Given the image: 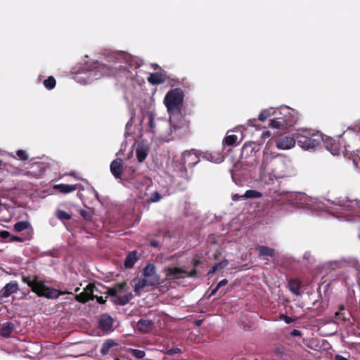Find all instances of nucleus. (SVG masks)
<instances>
[{
    "mask_svg": "<svg viewBox=\"0 0 360 360\" xmlns=\"http://www.w3.org/2000/svg\"><path fill=\"white\" fill-rule=\"evenodd\" d=\"M149 245L155 248H160V245L158 241L152 240L149 242Z\"/></svg>",
    "mask_w": 360,
    "mask_h": 360,
    "instance_id": "obj_54",
    "label": "nucleus"
},
{
    "mask_svg": "<svg viewBox=\"0 0 360 360\" xmlns=\"http://www.w3.org/2000/svg\"><path fill=\"white\" fill-rule=\"evenodd\" d=\"M273 116H276L278 118H288L289 120H290L292 117L290 112V109L288 108L273 111Z\"/></svg>",
    "mask_w": 360,
    "mask_h": 360,
    "instance_id": "obj_28",
    "label": "nucleus"
},
{
    "mask_svg": "<svg viewBox=\"0 0 360 360\" xmlns=\"http://www.w3.org/2000/svg\"><path fill=\"white\" fill-rule=\"evenodd\" d=\"M238 136L236 135H226L223 140V145L227 146H232L236 144Z\"/></svg>",
    "mask_w": 360,
    "mask_h": 360,
    "instance_id": "obj_31",
    "label": "nucleus"
},
{
    "mask_svg": "<svg viewBox=\"0 0 360 360\" xmlns=\"http://www.w3.org/2000/svg\"><path fill=\"white\" fill-rule=\"evenodd\" d=\"M112 287L116 290L117 293L122 292L126 290L125 288L127 287V283L125 281L117 283H115Z\"/></svg>",
    "mask_w": 360,
    "mask_h": 360,
    "instance_id": "obj_42",
    "label": "nucleus"
},
{
    "mask_svg": "<svg viewBox=\"0 0 360 360\" xmlns=\"http://www.w3.org/2000/svg\"><path fill=\"white\" fill-rule=\"evenodd\" d=\"M276 146L278 149L288 150L292 148L296 143L295 139L290 136H281L278 137L276 141Z\"/></svg>",
    "mask_w": 360,
    "mask_h": 360,
    "instance_id": "obj_13",
    "label": "nucleus"
},
{
    "mask_svg": "<svg viewBox=\"0 0 360 360\" xmlns=\"http://www.w3.org/2000/svg\"><path fill=\"white\" fill-rule=\"evenodd\" d=\"M322 144L326 147V148L329 150L333 155H338L340 153V146L339 143L335 141V140L331 137L323 138V141Z\"/></svg>",
    "mask_w": 360,
    "mask_h": 360,
    "instance_id": "obj_17",
    "label": "nucleus"
},
{
    "mask_svg": "<svg viewBox=\"0 0 360 360\" xmlns=\"http://www.w3.org/2000/svg\"><path fill=\"white\" fill-rule=\"evenodd\" d=\"M262 196V193L256 190H248L243 195V197H245V199L248 198H259Z\"/></svg>",
    "mask_w": 360,
    "mask_h": 360,
    "instance_id": "obj_35",
    "label": "nucleus"
},
{
    "mask_svg": "<svg viewBox=\"0 0 360 360\" xmlns=\"http://www.w3.org/2000/svg\"><path fill=\"white\" fill-rule=\"evenodd\" d=\"M297 144L305 150H315L321 147L323 136L319 132H312L311 129H300L297 134Z\"/></svg>",
    "mask_w": 360,
    "mask_h": 360,
    "instance_id": "obj_3",
    "label": "nucleus"
},
{
    "mask_svg": "<svg viewBox=\"0 0 360 360\" xmlns=\"http://www.w3.org/2000/svg\"><path fill=\"white\" fill-rule=\"evenodd\" d=\"M153 322L149 319H141L136 324L138 330L142 333H148L152 329Z\"/></svg>",
    "mask_w": 360,
    "mask_h": 360,
    "instance_id": "obj_18",
    "label": "nucleus"
},
{
    "mask_svg": "<svg viewBox=\"0 0 360 360\" xmlns=\"http://www.w3.org/2000/svg\"><path fill=\"white\" fill-rule=\"evenodd\" d=\"M148 127L151 132L154 131L155 129V115L153 112H148Z\"/></svg>",
    "mask_w": 360,
    "mask_h": 360,
    "instance_id": "obj_41",
    "label": "nucleus"
},
{
    "mask_svg": "<svg viewBox=\"0 0 360 360\" xmlns=\"http://www.w3.org/2000/svg\"><path fill=\"white\" fill-rule=\"evenodd\" d=\"M14 330V324L11 322H6L0 328V335L4 338H8Z\"/></svg>",
    "mask_w": 360,
    "mask_h": 360,
    "instance_id": "obj_25",
    "label": "nucleus"
},
{
    "mask_svg": "<svg viewBox=\"0 0 360 360\" xmlns=\"http://www.w3.org/2000/svg\"><path fill=\"white\" fill-rule=\"evenodd\" d=\"M23 238H20L19 236H11V238H10V241L11 242H14V241H16V242H23Z\"/></svg>",
    "mask_w": 360,
    "mask_h": 360,
    "instance_id": "obj_53",
    "label": "nucleus"
},
{
    "mask_svg": "<svg viewBox=\"0 0 360 360\" xmlns=\"http://www.w3.org/2000/svg\"><path fill=\"white\" fill-rule=\"evenodd\" d=\"M335 360H349V359L347 358H346V357H344L342 355L336 354L335 356Z\"/></svg>",
    "mask_w": 360,
    "mask_h": 360,
    "instance_id": "obj_60",
    "label": "nucleus"
},
{
    "mask_svg": "<svg viewBox=\"0 0 360 360\" xmlns=\"http://www.w3.org/2000/svg\"><path fill=\"white\" fill-rule=\"evenodd\" d=\"M80 214L86 220L90 221V220L92 219V215L89 212H86L85 210H81L80 211Z\"/></svg>",
    "mask_w": 360,
    "mask_h": 360,
    "instance_id": "obj_47",
    "label": "nucleus"
},
{
    "mask_svg": "<svg viewBox=\"0 0 360 360\" xmlns=\"http://www.w3.org/2000/svg\"><path fill=\"white\" fill-rule=\"evenodd\" d=\"M167 79L166 72L160 68V71L158 72L150 73L148 78V81L153 85H158L165 83Z\"/></svg>",
    "mask_w": 360,
    "mask_h": 360,
    "instance_id": "obj_15",
    "label": "nucleus"
},
{
    "mask_svg": "<svg viewBox=\"0 0 360 360\" xmlns=\"http://www.w3.org/2000/svg\"><path fill=\"white\" fill-rule=\"evenodd\" d=\"M207 158H210L212 161H214L216 162H220L223 160L224 156L220 154H217V157L216 158H214L213 153H210L206 155Z\"/></svg>",
    "mask_w": 360,
    "mask_h": 360,
    "instance_id": "obj_43",
    "label": "nucleus"
},
{
    "mask_svg": "<svg viewBox=\"0 0 360 360\" xmlns=\"http://www.w3.org/2000/svg\"><path fill=\"white\" fill-rule=\"evenodd\" d=\"M256 250L258 251V256L259 257H273L276 255V250L274 248L264 246V245H258L256 248Z\"/></svg>",
    "mask_w": 360,
    "mask_h": 360,
    "instance_id": "obj_19",
    "label": "nucleus"
},
{
    "mask_svg": "<svg viewBox=\"0 0 360 360\" xmlns=\"http://www.w3.org/2000/svg\"><path fill=\"white\" fill-rule=\"evenodd\" d=\"M55 216L60 221H68L72 218L69 213L60 209L56 211Z\"/></svg>",
    "mask_w": 360,
    "mask_h": 360,
    "instance_id": "obj_32",
    "label": "nucleus"
},
{
    "mask_svg": "<svg viewBox=\"0 0 360 360\" xmlns=\"http://www.w3.org/2000/svg\"><path fill=\"white\" fill-rule=\"evenodd\" d=\"M137 260V252L136 250L131 251L127 255L124 265L127 269L132 268Z\"/></svg>",
    "mask_w": 360,
    "mask_h": 360,
    "instance_id": "obj_24",
    "label": "nucleus"
},
{
    "mask_svg": "<svg viewBox=\"0 0 360 360\" xmlns=\"http://www.w3.org/2000/svg\"><path fill=\"white\" fill-rule=\"evenodd\" d=\"M133 295L131 292H128L124 295H117L113 300L112 302L115 304L124 306L127 304L132 299Z\"/></svg>",
    "mask_w": 360,
    "mask_h": 360,
    "instance_id": "obj_23",
    "label": "nucleus"
},
{
    "mask_svg": "<svg viewBox=\"0 0 360 360\" xmlns=\"http://www.w3.org/2000/svg\"><path fill=\"white\" fill-rule=\"evenodd\" d=\"M219 288L217 286H216L211 292L210 293V296H212L214 295L218 290H219Z\"/></svg>",
    "mask_w": 360,
    "mask_h": 360,
    "instance_id": "obj_61",
    "label": "nucleus"
},
{
    "mask_svg": "<svg viewBox=\"0 0 360 360\" xmlns=\"http://www.w3.org/2000/svg\"><path fill=\"white\" fill-rule=\"evenodd\" d=\"M119 69H120V71H121V70H123V71H124V72H127V73H129V70H127V68L126 67H122V66H120Z\"/></svg>",
    "mask_w": 360,
    "mask_h": 360,
    "instance_id": "obj_63",
    "label": "nucleus"
},
{
    "mask_svg": "<svg viewBox=\"0 0 360 360\" xmlns=\"http://www.w3.org/2000/svg\"><path fill=\"white\" fill-rule=\"evenodd\" d=\"M288 162V160L281 154L272 157L265 154L261 167H264V170H267L268 167H271V171L277 179H284L291 176Z\"/></svg>",
    "mask_w": 360,
    "mask_h": 360,
    "instance_id": "obj_1",
    "label": "nucleus"
},
{
    "mask_svg": "<svg viewBox=\"0 0 360 360\" xmlns=\"http://www.w3.org/2000/svg\"><path fill=\"white\" fill-rule=\"evenodd\" d=\"M261 169H262V172L260 175V179L262 182L270 185L274 184V180L278 179L274 175V172L272 171L270 172H266V170H264V167H261Z\"/></svg>",
    "mask_w": 360,
    "mask_h": 360,
    "instance_id": "obj_21",
    "label": "nucleus"
},
{
    "mask_svg": "<svg viewBox=\"0 0 360 360\" xmlns=\"http://www.w3.org/2000/svg\"><path fill=\"white\" fill-rule=\"evenodd\" d=\"M19 290L18 283L16 281H11L0 290V298H7Z\"/></svg>",
    "mask_w": 360,
    "mask_h": 360,
    "instance_id": "obj_14",
    "label": "nucleus"
},
{
    "mask_svg": "<svg viewBox=\"0 0 360 360\" xmlns=\"http://www.w3.org/2000/svg\"><path fill=\"white\" fill-rule=\"evenodd\" d=\"M169 120L171 133L174 136L182 139L190 134V122L181 113L180 115L170 116Z\"/></svg>",
    "mask_w": 360,
    "mask_h": 360,
    "instance_id": "obj_6",
    "label": "nucleus"
},
{
    "mask_svg": "<svg viewBox=\"0 0 360 360\" xmlns=\"http://www.w3.org/2000/svg\"><path fill=\"white\" fill-rule=\"evenodd\" d=\"M94 299H96L97 302L99 303V304H104L105 302V300L103 299V297L101 296H98L96 295H94Z\"/></svg>",
    "mask_w": 360,
    "mask_h": 360,
    "instance_id": "obj_57",
    "label": "nucleus"
},
{
    "mask_svg": "<svg viewBox=\"0 0 360 360\" xmlns=\"http://www.w3.org/2000/svg\"><path fill=\"white\" fill-rule=\"evenodd\" d=\"M113 319L108 315H103L99 321V327L103 330H110L112 328Z\"/></svg>",
    "mask_w": 360,
    "mask_h": 360,
    "instance_id": "obj_20",
    "label": "nucleus"
},
{
    "mask_svg": "<svg viewBox=\"0 0 360 360\" xmlns=\"http://www.w3.org/2000/svg\"><path fill=\"white\" fill-rule=\"evenodd\" d=\"M202 322V320H198V321H196V325L199 326L201 325Z\"/></svg>",
    "mask_w": 360,
    "mask_h": 360,
    "instance_id": "obj_64",
    "label": "nucleus"
},
{
    "mask_svg": "<svg viewBox=\"0 0 360 360\" xmlns=\"http://www.w3.org/2000/svg\"><path fill=\"white\" fill-rule=\"evenodd\" d=\"M274 117L276 120V121H283L284 125L287 127L291 126L292 124V121L288 118H278L276 116H274Z\"/></svg>",
    "mask_w": 360,
    "mask_h": 360,
    "instance_id": "obj_45",
    "label": "nucleus"
},
{
    "mask_svg": "<svg viewBox=\"0 0 360 360\" xmlns=\"http://www.w3.org/2000/svg\"><path fill=\"white\" fill-rule=\"evenodd\" d=\"M34 165L39 169V172H35L34 176H37L41 175L44 172V168L42 167L41 164L36 163Z\"/></svg>",
    "mask_w": 360,
    "mask_h": 360,
    "instance_id": "obj_50",
    "label": "nucleus"
},
{
    "mask_svg": "<svg viewBox=\"0 0 360 360\" xmlns=\"http://www.w3.org/2000/svg\"><path fill=\"white\" fill-rule=\"evenodd\" d=\"M22 281L28 285L31 288L33 292L36 293L39 297H44L48 299H57L61 295L72 294L67 291H59L55 288H50L45 285L44 281L39 280L38 276H23L21 278Z\"/></svg>",
    "mask_w": 360,
    "mask_h": 360,
    "instance_id": "obj_2",
    "label": "nucleus"
},
{
    "mask_svg": "<svg viewBox=\"0 0 360 360\" xmlns=\"http://www.w3.org/2000/svg\"><path fill=\"white\" fill-rule=\"evenodd\" d=\"M94 290H96V286L94 283H89L84 288L83 292L75 295V299L80 303H86L89 300H94Z\"/></svg>",
    "mask_w": 360,
    "mask_h": 360,
    "instance_id": "obj_10",
    "label": "nucleus"
},
{
    "mask_svg": "<svg viewBox=\"0 0 360 360\" xmlns=\"http://www.w3.org/2000/svg\"><path fill=\"white\" fill-rule=\"evenodd\" d=\"M136 168L134 166H126L124 170V174L121 182H129L135 187V184L141 178H147L137 173Z\"/></svg>",
    "mask_w": 360,
    "mask_h": 360,
    "instance_id": "obj_9",
    "label": "nucleus"
},
{
    "mask_svg": "<svg viewBox=\"0 0 360 360\" xmlns=\"http://www.w3.org/2000/svg\"><path fill=\"white\" fill-rule=\"evenodd\" d=\"M136 158L139 162H143L148 155L147 149L143 147H138L136 150Z\"/></svg>",
    "mask_w": 360,
    "mask_h": 360,
    "instance_id": "obj_30",
    "label": "nucleus"
},
{
    "mask_svg": "<svg viewBox=\"0 0 360 360\" xmlns=\"http://www.w3.org/2000/svg\"><path fill=\"white\" fill-rule=\"evenodd\" d=\"M200 160L197 152L194 150H186L182 153L181 162L184 165L193 167Z\"/></svg>",
    "mask_w": 360,
    "mask_h": 360,
    "instance_id": "obj_11",
    "label": "nucleus"
},
{
    "mask_svg": "<svg viewBox=\"0 0 360 360\" xmlns=\"http://www.w3.org/2000/svg\"><path fill=\"white\" fill-rule=\"evenodd\" d=\"M30 224L27 221H20L15 224L14 229L15 231L20 232L30 227Z\"/></svg>",
    "mask_w": 360,
    "mask_h": 360,
    "instance_id": "obj_37",
    "label": "nucleus"
},
{
    "mask_svg": "<svg viewBox=\"0 0 360 360\" xmlns=\"http://www.w3.org/2000/svg\"><path fill=\"white\" fill-rule=\"evenodd\" d=\"M202 262L200 259H193L192 262V264L195 269L198 265L201 264Z\"/></svg>",
    "mask_w": 360,
    "mask_h": 360,
    "instance_id": "obj_59",
    "label": "nucleus"
},
{
    "mask_svg": "<svg viewBox=\"0 0 360 360\" xmlns=\"http://www.w3.org/2000/svg\"><path fill=\"white\" fill-rule=\"evenodd\" d=\"M115 346H117V344L112 340L108 339L103 343L100 352L103 355H106L109 353L110 349Z\"/></svg>",
    "mask_w": 360,
    "mask_h": 360,
    "instance_id": "obj_27",
    "label": "nucleus"
},
{
    "mask_svg": "<svg viewBox=\"0 0 360 360\" xmlns=\"http://www.w3.org/2000/svg\"><path fill=\"white\" fill-rule=\"evenodd\" d=\"M131 354L138 359H141L145 356V352L136 349H131Z\"/></svg>",
    "mask_w": 360,
    "mask_h": 360,
    "instance_id": "obj_40",
    "label": "nucleus"
},
{
    "mask_svg": "<svg viewBox=\"0 0 360 360\" xmlns=\"http://www.w3.org/2000/svg\"><path fill=\"white\" fill-rule=\"evenodd\" d=\"M350 316H351V314L349 311H337L335 314V319L337 321H340L342 322H346L347 321H349Z\"/></svg>",
    "mask_w": 360,
    "mask_h": 360,
    "instance_id": "obj_29",
    "label": "nucleus"
},
{
    "mask_svg": "<svg viewBox=\"0 0 360 360\" xmlns=\"http://www.w3.org/2000/svg\"><path fill=\"white\" fill-rule=\"evenodd\" d=\"M338 311H346L345 310V307L343 304H340L339 307H338Z\"/></svg>",
    "mask_w": 360,
    "mask_h": 360,
    "instance_id": "obj_62",
    "label": "nucleus"
},
{
    "mask_svg": "<svg viewBox=\"0 0 360 360\" xmlns=\"http://www.w3.org/2000/svg\"><path fill=\"white\" fill-rule=\"evenodd\" d=\"M289 290L295 295H300L301 283L298 279H290L288 281Z\"/></svg>",
    "mask_w": 360,
    "mask_h": 360,
    "instance_id": "obj_26",
    "label": "nucleus"
},
{
    "mask_svg": "<svg viewBox=\"0 0 360 360\" xmlns=\"http://www.w3.org/2000/svg\"><path fill=\"white\" fill-rule=\"evenodd\" d=\"M122 160L120 158L114 160L110 165V169L112 174L116 179H119L121 182L124 174V168H123Z\"/></svg>",
    "mask_w": 360,
    "mask_h": 360,
    "instance_id": "obj_12",
    "label": "nucleus"
},
{
    "mask_svg": "<svg viewBox=\"0 0 360 360\" xmlns=\"http://www.w3.org/2000/svg\"><path fill=\"white\" fill-rule=\"evenodd\" d=\"M269 126L272 129H285L288 128L284 125L283 121H276V120L274 117L272 119L270 120V123Z\"/></svg>",
    "mask_w": 360,
    "mask_h": 360,
    "instance_id": "obj_36",
    "label": "nucleus"
},
{
    "mask_svg": "<svg viewBox=\"0 0 360 360\" xmlns=\"http://www.w3.org/2000/svg\"><path fill=\"white\" fill-rule=\"evenodd\" d=\"M184 276L185 277H195L197 276V270L195 268H193V269L191 271H187V273H184Z\"/></svg>",
    "mask_w": 360,
    "mask_h": 360,
    "instance_id": "obj_52",
    "label": "nucleus"
},
{
    "mask_svg": "<svg viewBox=\"0 0 360 360\" xmlns=\"http://www.w3.org/2000/svg\"><path fill=\"white\" fill-rule=\"evenodd\" d=\"M77 188H78L77 184L69 185V184H60L55 185L53 186V188L55 190H58V191H60V193H69L73 192V191H76L77 189Z\"/></svg>",
    "mask_w": 360,
    "mask_h": 360,
    "instance_id": "obj_22",
    "label": "nucleus"
},
{
    "mask_svg": "<svg viewBox=\"0 0 360 360\" xmlns=\"http://www.w3.org/2000/svg\"><path fill=\"white\" fill-rule=\"evenodd\" d=\"M153 186V181L151 179L141 178L139 181L135 184V188L138 191L137 198L146 201V199L148 198V191Z\"/></svg>",
    "mask_w": 360,
    "mask_h": 360,
    "instance_id": "obj_8",
    "label": "nucleus"
},
{
    "mask_svg": "<svg viewBox=\"0 0 360 360\" xmlns=\"http://www.w3.org/2000/svg\"><path fill=\"white\" fill-rule=\"evenodd\" d=\"M290 335L293 337H297V336H301L302 335V332L297 329H293L291 332H290Z\"/></svg>",
    "mask_w": 360,
    "mask_h": 360,
    "instance_id": "obj_55",
    "label": "nucleus"
},
{
    "mask_svg": "<svg viewBox=\"0 0 360 360\" xmlns=\"http://www.w3.org/2000/svg\"><path fill=\"white\" fill-rule=\"evenodd\" d=\"M16 155L18 157V158L21 160H27L28 159V155L25 150H18L16 152Z\"/></svg>",
    "mask_w": 360,
    "mask_h": 360,
    "instance_id": "obj_44",
    "label": "nucleus"
},
{
    "mask_svg": "<svg viewBox=\"0 0 360 360\" xmlns=\"http://www.w3.org/2000/svg\"><path fill=\"white\" fill-rule=\"evenodd\" d=\"M56 84V81L53 76H49L44 81V86L49 89H53Z\"/></svg>",
    "mask_w": 360,
    "mask_h": 360,
    "instance_id": "obj_39",
    "label": "nucleus"
},
{
    "mask_svg": "<svg viewBox=\"0 0 360 360\" xmlns=\"http://www.w3.org/2000/svg\"><path fill=\"white\" fill-rule=\"evenodd\" d=\"M184 273H187V271L180 267H169L165 270L167 279L174 280L184 278Z\"/></svg>",
    "mask_w": 360,
    "mask_h": 360,
    "instance_id": "obj_16",
    "label": "nucleus"
},
{
    "mask_svg": "<svg viewBox=\"0 0 360 360\" xmlns=\"http://www.w3.org/2000/svg\"><path fill=\"white\" fill-rule=\"evenodd\" d=\"M105 293L110 296L114 297V298L118 295L116 290L113 287L108 288L107 291Z\"/></svg>",
    "mask_w": 360,
    "mask_h": 360,
    "instance_id": "obj_48",
    "label": "nucleus"
},
{
    "mask_svg": "<svg viewBox=\"0 0 360 360\" xmlns=\"http://www.w3.org/2000/svg\"><path fill=\"white\" fill-rule=\"evenodd\" d=\"M162 195L158 191L151 193L148 198L146 199V202L148 204L159 202L162 199Z\"/></svg>",
    "mask_w": 360,
    "mask_h": 360,
    "instance_id": "obj_33",
    "label": "nucleus"
},
{
    "mask_svg": "<svg viewBox=\"0 0 360 360\" xmlns=\"http://www.w3.org/2000/svg\"><path fill=\"white\" fill-rule=\"evenodd\" d=\"M227 283H228V280H227L226 278H224V279H222L221 281H220L217 283V286L219 288H221L222 286L226 285Z\"/></svg>",
    "mask_w": 360,
    "mask_h": 360,
    "instance_id": "obj_56",
    "label": "nucleus"
},
{
    "mask_svg": "<svg viewBox=\"0 0 360 360\" xmlns=\"http://www.w3.org/2000/svg\"><path fill=\"white\" fill-rule=\"evenodd\" d=\"M184 97V92L180 88L173 89L166 94L164 103L170 116L180 115Z\"/></svg>",
    "mask_w": 360,
    "mask_h": 360,
    "instance_id": "obj_5",
    "label": "nucleus"
},
{
    "mask_svg": "<svg viewBox=\"0 0 360 360\" xmlns=\"http://www.w3.org/2000/svg\"><path fill=\"white\" fill-rule=\"evenodd\" d=\"M117 67H113L110 64H105L98 62L94 63V67L91 69V74L96 79L103 76H115L117 74Z\"/></svg>",
    "mask_w": 360,
    "mask_h": 360,
    "instance_id": "obj_7",
    "label": "nucleus"
},
{
    "mask_svg": "<svg viewBox=\"0 0 360 360\" xmlns=\"http://www.w3.org/2000/svg\"><path fill=\"white\" fill-rule=\"evenodd\" d=\"M127 61L130 67H134L135 69H137L141 66V64L139 63H138L137 61L134 62V59L131 58V57H129Z\"/></svg>",
    "mask_w": 360,
    "mask_h": 360,
    "instance_id": "obj_46",
    "label": "nucleus"
},
{
    "mask_svg": "<svg viewBox=\"0 0 360 360\" xmlns=\"http://www.w3.org/2000/svg\"><path fill=\"white\" fill-rule=\"evenodd\" d=\"M0 237L2 239L6 240L8 238H11V234L8 231L3 230L0 231Z\"/></svg>",
    "mask_w": 360,
    "mask_h": 360,
    "instance_id": "obj_49",
    "label": "nucleus"
},
{
    "mask_svg": "<svg viewBox=\"0 0 360 360\" xmlns=\"http://www.w3.org/2000/svg\"><path fill=\"white\" fill-rule=\"evenodd\" d=\"M241 199H245V197H243V195H240L239 194H234L232 195V200L234 201H237Z\"/></svg>",
    "mask_w": 360,
    "mask_h": 360,
    "instance_id": "obj_58",
    "label": "nucleus"
},
{
    "mask_svg": "<svg viewBox=\"0 0 360 360\" xmlns=\"http://www.w3.org/2000/svg\"><path fill=\"white\" fill-rule=\"evenodd\" d=\"M142 276L134 285V292L136 295H139L146 287L157 286L160 283V277L156 273V267L153 264H148L144 267Z\"/></svg>",
    "mask_w": 360,
    "mask_h": 360,
    "instance_id": "obj_4",
    "label": "nucleus"
},
{
    "mask_svg": "<svg viewBox=\"0 0 360 360\" xmlns=\"http://www.w3.org/2000/svg\"><path fill=\"white\" fill-rule=\"evenodd\" d=\"M229 264L227 259H224L221 262L215 264L212 269L209 271L208 274H212L217 271L219 269H222L225 268Z\"/></svg>",
    "mask_w": 360,
    "mask_h": 360,
    "instance_id": "obj_34",
    "label": "nucleus"
},
{
    "mask_svg": "<svg viewBox=\"0 0 360 360\" xmlns=\"http://www.w3.org/2000/svg\"><path fill=\"white\" fill-rule=\"evenodd\" d=\"M274 110H273L272 108L265 109L262 110L258 116V120L262 122H264L265 120L273 115V111Z\"/></svg>",
    "mask_w": 360,
    "mask_h": 360,
    "instance_id": "obj_38",
    "label": "nucleus"
},
{
    "mask_svg": "<svg viewBox=\"0 0 360 360\" xmlns=\"http://www.w3.org/2000/svg\"><path fill=\"white\" fill-rule=\"evenodd\" d=\"M181 349L179 348H172L167 351V354L169 355H174L175 354L181 353Z\"/></svg>",
    "mask_w": 360,
    "mask_h": 360,
    "instance_id": "obj_51",
    "label": "nucleus"
}]
</instances>
